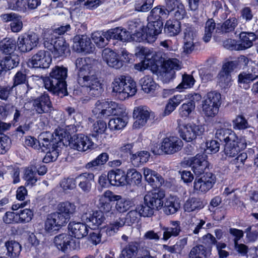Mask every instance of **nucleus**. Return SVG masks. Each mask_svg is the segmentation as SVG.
Instances as JSON below:
<instances>
[{
	"label": "nucleus",
	"instance_id": "nucleus-1",
	"mask_svg": "<svg viewBox=\"0 0 258 258\" xmlns=\"http://www.w3.org/2000/svg\"><path fill=\"white\" fill-rule=\"evenodd\" d=\"M95 63L90 57L78 58L76 60V66L79 69L78 83L93 96H99L103 91L102 83L95 75Z\"/></svg>",
	"mask_w": 258,
	"mask_h": 258
},
{
	"label": "nucleus",
	"instance_id": "nucleus-2",
	"mask_svg": "<svg viewBox=\"0 0 258 258\" xmlns=\"http://www.w3.org/2000/svg\"><path fill=\"white\" fill-rule=\"evenodd\" d=\"M67 74V68L63 66L54 67L50 73L49 77L46 78L44 81L45 88L58 95H67L66 82Z\"/></svg>",
	"mask_w": 258,
	"mask_h": 258
},
{
	"label": "nucleus",
	"instance_id": "nucleus-3",
	"mask_svg": "<svg viewBox=\"0 0 258 258\" xmlns=\"http://www.w3.org/2000/svg\"><path fill=\"white\" fill-rule=\"evenodd\" d=\"M92 112L97 118H105L110 115H122L125 112L124 106L114 101L98 100L93 107Z\"/></svg>",
	"mask_w": 258,
	"mask_h": 258
},
{
	"label": "nucleus",
	"instance_id": "nucleus-4",
	"mask_svg": "<svg viewBox=\"0 0 258 258\" xmlns=\"http://www.w3.org/2000/svg\"><path fill=\"white\" fill-rule=\"evenodd\" d=\"M112 92L120 100L132 96L137 92L136 83L131 79H126L124 76L116 77L112 83Z\"/></svg>",
	"mask_w": 258,
	"mask_h": 258
},
{
	"label": "nucleus",
	"instance_id": "nucleus-5",
	"mask_svg": "<svg viewBox=\"0 0 258 258\" xmlns=\"http://www.w3.org/2000/svg\"><path fill=\"white\" fill-rule=\"evenodd\" d=\"M136 54L144 57L143 61L134 65L135 69L139 71H143L155 64L157 65L158 62H162V52H155L147 47H138Z\"/></svg>",
	"mask_w": 258,
	"mask_h": 258
},
{
	"label": "nucleus",
	"instance_id": "nucleus-6",
	"mask_svg": "<svg viewBox=\"0 0 258 258\" xmlns=\"http://www.w3.org/2000/svg\"><path fill=\"white\" fill-rule=\"evenodd\" d=\"M51 33H44V46L50 50L55 58L66 55L70 52L69 45L62 38L52 39Z\"/></svg>",
	"mask_w": 258,
	"mask_h": 258
},
{
	"label": "nucleus",
	"instance_id": "nucleus-7",
	"mask_svg": "<svg viewBox=\"0 0 258 258\" xmlns=\"http://www.w3.org/2000/svg\"><path fill=\"white\" fill-rule=\"evenodd\" d=\"M178 127L180 137L186 142L195 140L197 136L202 135L205 131L203 126L193 123L180 125Z\"/></svg>",
	"mask_w": 258,
	"mask_h": 258
},
{
	"label": "nucleus",
	"instance_id": "nucleus-8",
	"mask_svg": "<svg viewBox=\"0 0 258 258\" xmlns=\"http://www.w3.org/2000/svg\"><path fill=\"white\" fill-rule=\"evenodd\" d=\"M207 156L205 154H198L195 157L184 159V162L191 167L192 170L196 175H201L204 173L209 164L207 160Z\"/></svg>",
	"mask_w": 258,
	"mask_h": 258
},
{
	"label": "nucleus",
	"instance_id": "nucleus-9",
	"mask_svg": "<svg viewBox=\"0 0 258 258\" xmlns=\"http://www.w3.org/2000/svg\"><path fill=\"white\" fill-rule=\"evenodd\" d=\"M216 182V177L211 172H207L203 176L195 178L194 189L197 193H206L211 189Z\"/></svg>",
	"mask_w": 258,
	"mask_h": 258
},
{
	"label": "nucleus",
	"instance_id": "nucleus-10",
	"mask_svg": "<svg viewBox=\"0 0 258 258\" xmlns=\"http://www.w3.org/2000/svg\"><path fill=\"white\" fill-rule=\"evenodd\" d=\"M154 113L146 106H140L135 107L133 112V117L135 121L133 127L135 129H139L144 126L147 123L151 116Z\"/></svg>",
	"mask_w": 258,
	"mask_h": 258
},
{
	"label": "nucleus",
	"instance_id": "nucleus-11",
	"mask_svg": "<svg viewBox=\"0 0 258 258\" xmlns=\"http://www.w3.org/2000/svg\"><path fill=\"white\" fill-rule=\"evenodd\" d=\"M69 146L72 149L84 152L93 149L94 144L89 137L80 134L71 138L69 140Z\"/></svg>",
	"mask_w": 258,
	"mask_h": 258
},
{
	"label": "nucleus",
	"instance_id": "nucleus-12",
	"mask_svg": "<svg viewBox=\"0 0 258 258\" xmlns=\"http://www.w3.org/2000/svg\"><path fill=\"white\" fill-rule=\"evenodd\" d=\"M39 37L35 33L21 35L17 41L18 49L22 52H27L32 50L39 43Z\"/></svg>",
	"mask_w": 258,
	"mask_h": 258
},
{
	"label": "nucleus",
	"instance_id": "nucleus-13",
	"mask_svg": "<svg viewBox=\"0 0 258 258\" xmlns=\"http://www.w3.org/2000/svg\"><path fill=\"white\" fill-rule=\"evenodd\" d=\"M52 61L50 53L44 50H40L35 54L28 61L30 67L35 68H48Z\"/></svg>",
	"mask_w": 258,
	"mask_h": 258
},
{
	"label": "nucleus",
	"instance_id": "nucleus-14",
	"mask_svg": "<svg viewBox=\"0 0 258 258\" xmlns=\"http://www.w3.org/2000/svg\"><path fill=\"white\" fill-rule=\"evenodd\" d=\"M73 49L77 52L90 53L94 49L90 38L86 35H76L73 39Z\"/></svg>",
	"mask_w": 258,
	"mask_h": 258
},
{
	"label": "nucleus",
	"instance_id": "nucleus-15",
	"mask_svg": "<svg viewBox=\"0 0 258 258\" xmlns=\"http://www.w3.org/2000/svg\"><path fill=\"white\" fill-rule=\"evenodd\" d=\"M164 191L155 189L148 192L144 197V203L150 205L155 210L161 209L164 205Z\"/></svg>",
	"mask_w": 258,
	"mask_h": 258
},
{
	"label": "nucleus",
	"instance_id": "nucleus-16",
	"mask_svg": "<svg viewBox=\"0 0 258 258\" xmlns=\"http://www.w3.org/2000/svg\"><path fill=\"white\" fill-rule=\"evenodd\" d=\"M166 7L168 16L174 18L175 20L183 19L186 15L184 5L179 0H166Z\"/></svg>",
	"mask_w": 258,
	"mask_h": 258
},
{
	"label": "nucleus",
	"instance_id": "nucleus-17",
	"mask_svg": "<svg viewBox=\"0 0 258 258\" xmlns=\"http://www.w3.org/2000/svg\"><path fill=\"white\" fill-rule=\"evenodd\" d=\"M110 217L111 221L109 224L102 229V232H105V234L109 236H112L117 233L125 223L124 219L120 217L119 214L115 211L110 213Z\"/></svg>",
	"mask_w": 258,
	"mask_h": 258
},
{
	"label": "nucleus",
	"instance_id": "nucleus-18",
	"mask_svg": "<svg viewBox=\"0 0 258 258\" xmlns=\"http://www.w3.org/2000/svg\"><path fill=\"white\" fill-rule=\"evenodd\" d=\"M182 141L178 137L170 136L163 139L160 147L162 151L166 154H172L181 150Z\"/></svg>",
	"mask_w": 258,
	"mask_h": 258
},
{
	"label": "nucleus",
	"instance_id": "nucleus-19",
	"mask_svg": "<svg viewBox=\"0 0 258 258\" xmlns=\"http://www.w3.org/2000/svg\"><path fill=\"white\" fill-rule=\"evenodd\" d=\"M33 106L38 114L50 112L52 110V103L47 93H43L33 101Z\"/></svg>",
	"mask_w": 258,
	"mask_h": 258
},
{
	"label": "nucleus",
	"instance_id": "nucleus-20",
	"mask_svg": "<svg viewBox=\"0 0 258 258\" xmlns=\"http://www.w3.org/2000/svg\"><path fill=\"white\" fill-rule=\"evenodd\" d=\"M66 224L63 218L57 213L54 212L48 215L45 222V229L47 232L51 233L58 230Z\"/></svg>",
	"mask_w": 258,
	"mask_h": 258
},
{
	"label": "nucleus",
	"instance_id": "nucleus-21",
	"mask_svg": "<svg viewBox=\"0 0 258 258\" xmlns=\"http://www.w3.org/2000/svg\"><path fill=\"white\" fill-rule=\"evenodd\" d=\"M54 243L57 248L62 251L74 249L75 240L71 235L67 233L60 234L54 237Z\"/></svg>",
	"mask_w": 258,
	"mask_h": 258
},
{
	"label": "nucleus",
	"instance_id": "nucleus-22",
	"mask_svg": "<svg viewBox=\"0 0 258 258\" xmlns=\"http://www.w3.org/2000/svg\"><path fill=\"white\" fill-rule=\"evenodd\" d=\"M82 220L85 223L96 228L101 225L105 220L104 213L101 211H93L92 213H84L82 216Z\"/></svg>",
	"mask_w": 258,
	"mask_h": 258
},
{
	"label": "nucleus",
	"instance_id": "nucleus-23",
	"mask_svg": "<svg viewBox=\"0 0 258 258\" xmlns=\"http://www.w3.org/2000/svg\"><path fill=\"white\" fill-rule=\"evenodd\" d=\"M59 141L53 138V135L49 132L41 133L38 137L40 149L43 151L53 147V146H60L61 142V139L58 138Z\"/></svg>",
	"mask_w": 258,
	"mask_h": 258
},
{
	"label": "nucleus",
	"instance_id": "nucleus-24",
	"mask_svg": "<svg viewBox=\"0 0 258 258\" xmlns=\"http://www.w3.org/2000/svg\"><path fill=\"white\" fill-rule=\"evenodd\" d=\"M163 24L162 21H150L148 23L145 28L147 35V42L152 43L156 40L157 36L162 31Z\"/></svg>",
	"mask_w": 258,
	"mask_h": 258
},
{
	"label": "nucleus",
	"instance_id": "nucleus-25",
	"mask_svg": "<svg viewBox=\"0 0 258 258\" xmlns=\"http://www.w3.org/2000/svg\"><path fill=\"white\" fill-rule=\"evenodd\" d=\"M107 177L109 183L114 186H123L127 182L126 173L120 169L109 171Z\"/></svg>",
	"mask_w": 258,
	"mask_h": 258
},
{
	"label": "nucleus",
	"instance_id": "nucleus-26",
	"mask_svg": "<svg viewBox=\"0 0 258 258\" xmlns=\"http://www.w3.org/2000/svg\"><path fill=\"white\" fill-rule=\"evenodd\" d=\"M102 57L109 67L119 69L123 65V61L118 58V55L109 48H105L102 52Z\"/></svg>",
	"mask_w": 258,
	"mask_h": 258
},
{
	"label": "nucleus",
	"instance_id": "nucleus-27",
	"mask_svg": "<svg viewBox=\"0 0 258 258\" xmlns=\"http://www.w3.org/2000/svg\"><path fill=\"white\" fill-rule=\"evenodd\" d=\"M79 187L85 193L89 192L92 188V183L94 181V174L92 173L85 172L76 177Z\"/></svg>",
	"mask_w": 258,
	"mask_h": 258
},
{
	"label": "nucleus",
	"instance_id": "nucleus-28",
	"mask_svg": "<svg viewBox=\"0 0 258 258\" xmlns=\"http://www.w3.org/2000/svg\"><path fill=\"white\" fill-rule=\"evenodd\" d=\"M76 209L75 204L69 202L59 203L57 206V214L63 218L64 222L67 224L69 221L71 215H73Z\"/></svg>",
	"mask_w": 258,
	"mask_h": 258
},
{
	"label": "nucleus",
	"instance_id": "nucleus-29",
	"mask_svg": "<svg viewBox=\"0 0 258 258\" xmlns=\"http://www.w3.org/2000/svg\"><path fill=\"white\" fill-rule=\"evenodd\" d=\"M69 231L72 237L80 239L86 236L88 233V229L86 224L81 222H70L68 225Z\"/></svg>",
	"mask_w": 258,
	"mask_h": 258
},
{
	"label": "nucleus",
	"instance_id": "nucleus-30",
	"mask_svg": "<svg viewBox=\"0 0 258 258\" xmlns=\"http://www.w3.org/2000/svg\"><path fill=\"white\" fill-rule=\"evenodd\" d=\"M163 210L166 215L173 214L176 213L180 207V201L176 197L170 196L164 201Z\"/></svg>",
	"mask_w": 258,
	"mask_h": 258
},
{
	"label": "nucleus",
	"instance_id": "nucleus-31",
	"mask_svg": "<svg viewBox=\"0 0 258 258\" xmlns=\"http://www.w3.org/2000/svg\"><path fill=\"white\" fill-rule=\"evenodd\" d=\"M3 20L6 22L10 21V26L12 32L17 33L23 28V23L20 17L15 13L3 14L1 16Z\"/></svg>",
	"mask_w": 258,
	"mask_h": 258
},
{
	"label": "nucleus",
	"instance_id": "nucleus-32",
	"mask_svg": "<svg viewBox=\"0 0 258 258\" xmlns=\"http://www.w3.org/2000/svg\"><path fill=\"white\" fill-rule=\"evenodd\" d=\"M162 69L163 73H165V76H167V78H172L175 74L174 70H178L180 69L179 61L176 58L163 60Z\"/></svg>",
	"mask_w": 258,
	"mask_h": 258
},
{
	"label": "nucleus",
	"instance_id": "nucleus-33",
	"mask_svg": "<svg viewBox=\"0 0 258 258\" xmlns=\"http://www.w3.org/2000/svg\"><path fill=\"white\" fill-rule=\"evenodd\" d=\"M258 34L252 32H242L240 34V43L238 45L237 49L243 50L250 48L253 44V41L256 38Z\"/></svg>",
	"mask_w": 258,
	"mask_h": 258
},
{
	"label": "nucleus",
	"instance_id": "nucleus-34",
	"mask_svg": "<svg viewBox=\"0 0 258 258\" xmlns=\"http://www.w3.org/2000/svg\"><path fill=\"white\" fill-rule=\"evenodd\" d=\"M215 137L225 144L230 141L234 142L235 140H238V137L234 131L226 128L217 129L215 133Z\"/></svg>",
	"mask_w": 258,
	"mask_h": 258
},
{
	"label": "nucleus",
	"instance_id": "nucleus-35",
	"mask_svg": "<svg viewBox=\"0 0 258 258\" xmlns=\"http://www.w3.org/2000/svg\"><path fill=\"white\" fill-rule=\"evenodd\" d=\"M239 23L238 19L235 16H230L221 24H218L217 29L222 33H229L234 31Z\"/></svg>",
	"mask_w": 258,
	"mask_h": 258
},
{
	"label": "nucleus",
	"instance_id": "nucleus-36",
	"mask_svg": "<svg viewBox=\"0 0 258 258\" xmlns=\"http://www.w3.org/2000/svg\"><path fill=\"white\" fill-rule=\"evenodd\" d=\"M1 60V72H7L17 67L19 62V59L16 54H4Z\"/></svg>",
	"mask_w": 258,
	"mask_h": 258
},
{
	"label": "nucleus",
	"instance_id": "nucleus-37",
	"mask_svg": "<svg viewBox=\"0 0 258 258\" xmlns=\"http://www.w3.org/2000/svg\"><path fill=\"white\" fill-rule=\"evenodd\" d=\"M161 230L163 232V239L167 240L172 236L176 237L179 234L181 231L180 223L177 221H172L171 222V226L162 227Z\"/></svg>",
	"mask_w": 258,
	"mask_h": 258
},
{
	"label": "nucleus",
	"instance_id": "nucleus-38",
	"mask_svg": "<svg viewBox=\"0 0 258 258\" xmlns=\"http://www.w3.org/2000/svg\"><path fill=\"white\" fill-rule=\"evenodd\" d=\"M258 79V75L255 73L246 72L241 73L238 76V82L239 86L245 90L250 88L251 82Z\"/></svg>",
	"mask_w": 258,
	"mask_h": 258
},
{
	"label": "nucleus",
	"instance_id": "nucleus-39",
	"mask_svg": "<svg viewBox=\"0 0 258 258\" xmlns=\"http://www.w3.org/2000/svg\"><path fill=\"white\" fill-rule=\"evenodd\" d=\"M181 31V23L176 20H167L164 27V32L169 36H174Z\"/></svg>",
	"mask_w": 258,
	"mask_h": 258
},
{
	"label": "nucleus",
	"instance_id": "nucleus-40",
	"mask_svg": "<svg viewBox=\"0 0 258 258\" xmlns=\"http://www.w3.org/2000/svg\"><path fill=\"white\" fill-rule=\"evenodd\" d=\"M185 97L180 94L174 95L170 98L166 104L164 110L165 115H169L173 111L176 107L184 99Z\"/></svg>",
	"mask_w": 258,
	"mask_h": 258
},
{
	"label": "nucleus",
	"instance_id": "nucleus-41",
	"mask_svg": "<svg viewBox=\"0 0 258 258\" xmlns=\"http://www.w3.org/2000/svg\"><path fill=\"white\" fill-rule=\"evenodd\" d=\"M168 16L167 9L161 7L160 6L153 8L150 12L149 19L150 21H162Z\"/></svg>",
	"mask_w": 258,
	"mask_h": 258
},
{
	"label": "nucleus",
	"instance_id": "nucleus-42",
	"mask_svg": "<svg viewBox=\"0 0 258 258\" xmlns=\"http://www.w3.org/2000/svg\"><path fill=\"white\" fill-rule=\"evenodd\" d=\"M247 158V154L243 152L230 160V164L232 166V170L236 173L242 170L244 167V165Z\"/></svg>",
	"mask_w": 258,
	"mask_h": 258
},
{
	"label": "nucleus",
	"instance_id": "nucleus-43",
	"mask_svg": "<svg viewBox=\"0 0 258 258\" xmlns=\"http://www.w3.org/2000/svg\"><path fill=\"white\" fill-rule=\"evenodd\" d=\"M16 48V42L13 38H6L1 41V51L4 54H15Z\"/></svg>",
	"mask_w": 258,
	"mask_h": 258
},
{
	"label": "nucleus",
	"instance_id": "nucleus-44",
	"mask_svg": "<svg viewBox=\"0 0 258 258\" xmlns=\"http://www.w3.org/2000/svg\"><path fill=\"white\" fill-rule=\"evenodd\" d=\"M36 172L33 166L30 165L25 170L23 178L25 180L26 186L32 187L35 185L38 179L36 176Z\"/></svg>",
	"mask_w": 258,
	"mask_h": 258
},
{
	"label": "nucleus",
	"instance_id": "nucleus-45",
	"mask_svg": "<svg viewBox=\"0 0 258 258\" xmlns=\"http://www.w3.org/2000/svg\"><path fill=\"white\" fill-rule=\"evenodd\" d=\"M140 83L142 86V90L147 93L153 92L157 87V84L153 78L149 75L145 76L141 79Z\"/></svg>",
	"mask_w": 258,
	"mask_h": 258
},
{
	"label": "nucleus",
	"instance_id": "nucleus-46",
	"mask_svg": "<svg viewBox=\"0 0 258 258\" xmlns=\"http://www.w3.org/2000/svg\"><path fill=\"white\" fill-rule=\"evenodd\" d=\"M203 207V203L200 199L196 198L188 199L183 206L184 211L187 212L200 210Z\"/></svg>",
	"mask_w": 258,
	"mask_h": 258
},
{
	"label": "nucleus",
	"instance_id": "nucleus-47",
	"mask_svg": "<svg viewBox=\"0 0 258 258\" xmlns=\"http://www.w3.org/2000/svg\"><path fill=\"white\" fill-rule=\"evenodd\" d=\"M9 256L16 257L19 255L21 251V246L17 241L10 240L5 243Z\"/></svg>",
	"mask_w": 258,
	"mask_h": 258
},
{
	"label": "nucleus",
	"instance_id": "nucleus-48",
	"mask_svg": "<svg viewBox=\"0 0 258 258\" xmlns=\"http://www.w3.org/2000/svg\"><path fill=\"white\" fill-rule=\"evenodd\" d=\"M220 106L202 102V109L204 115L207 117H214L216 116L219 110Z\"/></svg>",
	"mask_w": 258,
	"mask_h": 258
},
{
	"label": "nucleus",
	"instance_id": "nucleus-49",
	"mask_svg": "<svg viewBox=\"0 0 258 258\" xmlns=\"http://www.w3.org/2000/svg\"><path fill=\"white\" fill-rule=\"evenodd\" d=\"M134 205L133 202L125 198H122L117 200L115 204V212L118 213H123L128 210Z\"/></svg>",
	"mask_w": 258,
	"mask_h": 258
},
{
	"label": "nucleus",
	"instance_id": "nucleus-50",
	"mask_svg": "<svg viewBox=\"0 0 258 258\" xmlns=\"http://www.w3.org/2000/svg\"><path fill=\"white\" fill-rule=\"evenodd\" d=\"M108 159L109 155L107 153H102L95 159L86 164L85 168L90 169L96 166L104 165Z\"/></svg>",
	"mask_w": 258,
	"mask_h": 258
},
{
	"label": "nucleus",
	"instance_id": "nucleus-51",
	"mask_svg": "<svg viewBox=\"0 0 258 258\" xmlns=\"http://www.w3.org/2000/svg\"><path fill=\"white\" fill-rule=\"evenodd\" d=\"M187 238L184 237L179 239L176 243L172 246H168L166 250L171 253L182 254V250L187 245Z\"/></svg>",
	"mask_w": 258,
	"mask_h": 258
},
{
	"label": "nucleus",
	"instance_id": "nucleus-52",
	"mask_svg": "<svg viewBox=\"0 0 258 258\" xmlns=\"http://www.w3.org/2000/svg\"><path fill=\"white\" fill-rule=\"evenodd\" d=\"M237 141L238 140H235L234 142L230 141L225 144L224 152L227 157H234L238 155L239 148Z\"/></svg>",
	"mask_w": 258,
	"mask_h": 258
},
{
	"label": "nucleus",
	"instance_id": "nucleus-53",
	"mask_svg": "<svg viewBox=\"0 0 258 258\" xmlns=\"http://www.w3.org/2000/svg\"><path fill=\"white\" fill-rule=\"evenodd\" d=\"M131 41L136 42H142L146 41L147 42V35L146 33L145 27L142 24H138V30L131 35Z\"/></svg>",
	"mask_w": 258,
	"mask_h": 258
},
{
	"label": "nucleus",
	"instance_id": "nucleus-54",
	"mask_svg": "<svg viewBox=\"0 0 258 258\" xmlns=\"http://www.w3.org/2000/svg\"><path fill=\"white\" fill-rule=\"evenodd\" d=\"M189 258H207L206 248L202 245H197L191 248L189 254Z\"/></svg>",
	"mask_w": 258,
	"mask_h": 258
},
{
	"label": "nucleus",
	"instance_id": "nucleus-55",
	"mask_svg": "<svg viewBox=\"0 0 258 258\" xmlns=\"http://www.w3.org/2000/svg\"><path fill=\"white\" fill-rule=\"evenodd\" d=\"M195 109V102L188 101L182 104L179 108V115L181 117L186 118L189 116Z\"/></svg>",
	"mask_w": 258,
	"mask_h": 258
},
{
	"label": "nucleus",
	"instance_id": "nucleus-56",
	"mask_svg": "<svg viewBox=\"0 0 258 258\" xmlns=\"http://www.w3.org/2000/svg\"><path fill=\"white\" fill-rule=\"evenodd\" d=\"M221 95L220 93L216 91H212L207 94L204 100L202 102L221 106Z\"/></svg>",
	"mask_w": 258,
	"mask_h": 258
},
{
	"label": "nucleus",
	"instance_id": "nucleus-57",
	"mask_svg": "<svg viewBox=\"0 0 258 258\" xmlns=\"http://www.w3.org/2000/svg\"><path fill=\"white\" fill-rule=\"evenodd\" d=\"M33 212L29 209L20 210L17 213L18 223H25L30 222L33 217Z\"/></svg>",
	"mask_w": 258,
	"mask_h": 258
},
{
	"label": "nucleus",
	"instance_id": "nucleus-58",
	"mask_svg": "<svg viewBox=\"0 0 258 258\" xmlns=\"http://www.w3.org/2000/svg\"><path fill=\"white\" fill-rule=\"evenodd\" d=\"M126 123V120L122 118H113L109 121L108 127L112 131L120 130L125 126Z\"/></svg>",
	"mask_w": 258,
	"mask_h": 258
},
{
	"label": "nucleus",
	"instance_id": "nucleus-59",
	"mask_svg": "<svg viewBox=\"0 0 258 258\" xmlns=\"http://www.w3.org/2000/svg\"><path fill=\"white\" fill-rule=\"evenodd\" d=\"M104 35V32L101 33L96 32L92 34V40L98 47H104L108 43V39Z\"/></svg>",
	"mask_w": 258,
	"mask_h": 258
},
{
	"label": "nucleus",
	"instance_id": "nucleus-60",
	"mask_svg": "<svg viewBox=\"0 0 258 258\" xmlns=\"http://www.w3.org/2000/svg\"><path fill=\"white\" fill-rule=\"evenodd\" d=\"M59 146L51 147L43 159L44 163H48L55 161L59 155Z\"/></svg>",
	"mask_w": 258,
	"mask_h": 258
},
{
	"label": "nucleus",
	"instance_id": "nucleus-61",
	"mask_svg": "<svg viewBox=\"0 0 258 258\" xmlns=\"http://www.w3.org/2000/svg\"><path fill=\"white\" fill-rule=\"evenodd\" d=\"M217 79L218 83L221 87L226 88L230 85L231 81L230 74L220 71L217 76Z\"/></svg>",
	"mask_w": 258,
	"mask_h": 258
},
{
	"label": "nucleus",
	"instance_id": "nucleus-62",
	"mask_svg": "<svg viewBox=\"0 0 258 258\" xmlns=\"http://www.w3.org/2000/svg\"><path fill=\"white\" fill-rule=\"evenodd\" d=\"M98 207L103 213H105L107 216H110V213L115 210H111V206L110 202L107 199H105L104 197H100L98 201Z\"/></svg>",
	"mask_w": 258,
	"mask_h": 258
},
{
	"label": "nucleus",
	"instance_id": "nucleus-63",
	"mask_svg": "<svg viewBox=\"0 0 258 258\" xmlns=\"http://www.w3.org/2000/svg\"><path fill=\"white\" fill-rule=\"evenodd\" d=\"M233 128L235 130H245L250 127L247 120L243 115L237 116L236 118L233 120Z\"/></svg>",
	"mask_w": 258,
	"mask_h": 258
},
{
	"label": "nucleus",
	"instance_id": "nucleus-64",
	"mask_svg": "<svg viewBox=\"0 0 258 258\" xmlns=\"http://www.w3.org/2000/svg\"><path fill=\"white\" fill-rule=\"evenodd\" d=\"M216 24L212 19L207 21L205 26V35L203 37V40L205 42H209L212 37L213 31L215 28Z\"/></svg>",
	"mask_w": 258,
	"mask_h": 258
}]
</instances>
